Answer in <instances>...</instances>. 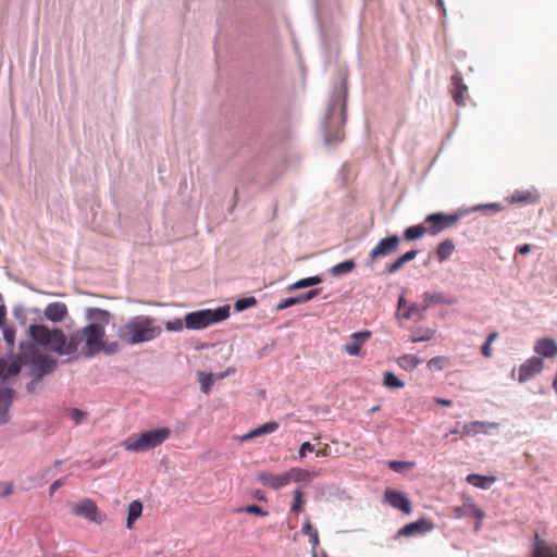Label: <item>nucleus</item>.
<instances>
[{
  "label": "nucleus",
  "mask_w": 557,
  "mask_h": 557,
  "mask_svg": "<svg viewBox=\"0 0 557 557\" xmlns=\"http://www.w3.org/2000/svg\"><path fill=\"white\" fill-rule=\"evenodd\" d=\"M347 84L342 78L338 87L332 92L325 116L322 122L324 140L326 145H335L343 140L341 126L345 123Z\"/></svg>",
  "instance_id": "1"
},
{
  "label": "nucleus",
  "mask_w": 557,
  "mask_h": 557,
  "mask_svg": "<svg viewBox=\"0 0 557 557\" xmlns=\"http://www.w3.org/2000/svg\"><path fill=\"white\" fill-rule=\"evenodd\" d=\"M161 333L162 327L156 324V319L143 314L129 318L116 331L119 339L128 346L151 342Z\"/></svg>",
  "instance_id": "2"
},
{
  "label": "nucleus",
  "mask_w": 557,
  "mask_h": 557,
  "mask_svg": "<svg viewBox=\"0 0 557 557\" xmlns=\"http://www.w3.org/2000/svg\"><path fill=\"white\" fill-rule=\"evenodd\" d=\"M21 362L27 368V375L36 380H42L53 373L58 367V360L51 356L39 352L34 343L23 342L20 345Z\"/></svg>",
  "instance_id": "3"
},
{
  "label": "nucleus",
  "mask_w": 557,
  "mask_h": 557,
  "mask_svg": "<svg viewBox=\"0 0 557 557\" xmlns=\"http://www.w3.org/2000/svg\"><path fill=\"white\" fill-rule=\"evenodd\" d=\"M230 315V306H220L216 309H201L184 315L185 329L190 331L203 330L212 324L226 320Z\"/></svg>",
  "instance_id": "4"
},
{
  "label": "nucleus",
  "mask_w": 557,
  "mask_h": 557,
  "mask_svg": "<svg viewBox=\"0 0 557 557\" xmlns=\"http://www.w3.org/2000/svg\"><path fill=\"white\" fill-rule=\"evenodd\" d=\"M169 436L168 428H159L127 437L123 442V446L128 451L144 453L161 445Z\"/></svg>",
  "instance_id": "5"
},
{
  "label": "nucleus",
  "mask_w": 557,
  "mask_h": 557,
  "mask_svg": "<svg viewBox=\"0 0 557 557\" xmlns=\"http://www.w3.org/2000/svg\"><path fill=\"white\" fill-rule=\"evenodd\" d=\"M28 334L36 344L46 346L59 355H64L66 336L63 331L50 330L42 324H33L28 327Z\"/></svg>",
  "instance_id": "6"
},
{
  "label": "nucleus",
  "mask_w": 557,
  "mask_h": 557,
  "mask_svg": "<svg viewBox=\"0 0 557 557\" xmlns=\"http://www.w3.org/2000/svg\"><path fill=\"white\" fill-rule=\"evenodd\" d=\"M400 245V237L396 234L379 240L366 259V267H372L381 259L387 258L397 252Z\"/></svg>",
  "instance_id": "7"
},
{
  "label": "nucleus",
  "mask_w": 557,
  "mask_h": 557,
  "mask_svg": "<svg viewBox=\"0 0 557 557\" xmlns=\"http://www.w3.org/2000/svg\"><path fill=\"white\" fill-rule=\"evenodd\" d=\"M461 212L447 214L445 212H434L425 218V223L430 225L429 234L435 236L446 228L453 227L461 218Z\"/></svg>",
  "instance_id": "8"
},
{
  "label": "nucleus",
  "mask_w": 557,
  "mask_h": 557,
  "mask_svg": "<svg viewBox=\"0 0 557 557\" xmlns=\"http://www.w3.org/2000/svg\"><path fill=\"white\" fill-rule=\"evenodd\" d=\"M82 335L86 343L84 351L86 357H94L102 350L104 330L96 325H86L82 330Z\"/></svg>",
  "instance_id": "9"
},
{
  "label": "nucleus",
  "mask_w": 557,
  "mask_h": 557,
  "mask_svg": "<svg viewBox=\"0 0 557 557\" xmlns=\"http://www.w3.org/2000/svg\"><path fill=\"white\" fill-rule=\"evenodd\" d=\"M72 512L98 524L104 520V516L98 510L96 504L90 499L73 504Z\"/></svg>",
  "instance_id": "10"
},
{
  "label": "nucleus",
  "mask_w": 557,
  "mask_h": 557,
  "mask_svg": "<svg viewBox=\"0 0 557 557\" xmlns=\"http://www.w3.org/2000/svg\"><path fill=\"white\" fill-rule=\"evenodd\" d=\"M544 362L540 357H531L519 368L518 381L525 383L542 372Z\"/></svg>",
  "instance_id": "11"
},
{
  "label": "nucleus",
  "mask_w": 557,
  "mask_h": 557,
  "mask_svg": "<svg viewBox=\"0 0 557 557\" xmlns=\"http://www.w3.org/2000/svg\"><path fill=\"white\" fill-rule=\"evenodd\" d=\"M111 317L110 311L104 309L96 307H88L85 309V319L89 322L88 325H96L102 330H104V327L110 323Z\"/></svg>",
  "instance_id": "12"
},
{
  "label": "nucleus",
  "mask_w": 557,
  "mask_h": 557,
  "mask_svg": "<svg viewBox=\"0 0 557 557\" xmlns=\"http://www.w3.org/2000/svg\"><path fill=\"white\" fill-rule=\"evenodd\" d=\"M384 499L392 507L401 510L405 513H410L411 511V505L408 497L398 491L395 490H387L384 493Z\"/></svg>",
  "instance_id": "13"
},
{
  "label": "nucleus",
  "mask_w": 557,
  "mask_h": 557,
  "mask_svg": "<svg viewBox=\"0 0 557 557\" xmlns=\"http://www.w3.org/2000/svg\"><path fill=\"white\" fill-rule=\"evenodd\" d=\"M258 481L272 490H278L289 483L290 475L288 473L273 474L260 472L258 474Z\"/></svg>",
  "instance_id": "14"
},
{
  "label": "nucleus",
  "mask_w": 557,
  "mask_h": 557,
  "mask_svg": "<svg viewBox=\"0 0 557 557\" xmlns=\"http://www.w3.org/2000/svg\"><path fill=\"white\" fill-rule=\"evenodd\" d=\"M434 524L431 520L422 518L414 522L404 525L399 531V536H411L414 534H423L433 530Z\"/></svg>",
  "instance_id": "15"
},
{
  "label": "nucleus",
  "mask_w": 557,
  "mask_h": 557,
  "mask_svg": "<svg viewBox=\"0 0 557 557\" xmlns=\"http://www.w3.org/2000/svg\"><path fill=\"white\" fill-rule=\"evenodd\" d=\"M370 331H360L350 335V341L345 344L344 350L349 356H359L361 346L371 337Z\"/></svg>",
  "instance_id": "16"
},
{
  "label": "nucleus",
  "mask_w": 557,
  "mask_h": 557,
  "mask_svg": "<svg viewBox=\"0 0 557 557\" xmlns=\"http://www.w3.org/2000/svg\"><path fill=\"white\" fill-rule=\"evenodd\" d=\"M534 351L545 358H553L557 356V343L549 337H543L535 342Z\"/></svg>",
  "instance_id": "17"
},
{
  "label": "nucleus",
  "mask_w": 557,
  "mask_h": 557,
  "mask_svg": "<svg viewBox=\"0 0 557 557\" xmlns=\"http://www.w3.org/2000/svg\"><path fill=\"white\" fill-rule=\"evenodd\" d=\"M44 314L47 320L58 323L67 315V307L64 302H51L46 307Z\"/></svg>",
  "instance_id": "18"
},
{
  "label": "nucleus",
  "mask_w": 557,
  "mask_h": 557,
  "mask_svg": "<svg viewBox=\"0 0 557 557\" xmlns=\"http://www.w3.org/2000/svg\"><path fill=\"white\" fill-rule=\"evenodd\" d=\"M532 557H557V545H548L536 534L533 544Z\"/></svg>",
  "instance_id": "19"
},
{
  "label": "nucleus",
  "mask_w": 557,
  "mask_h": 557,
  "mask_svg": "<svg viewBox=\"0 0 557 557\" xmlns=\"http://www.w3.org/2000/svg\"><path fill=\"white\" fill-rule=\"evenodd\" d=\"M423 299L426 308L431 305L453 306L457 304V298L455 296L444 293H424Z\"/></svg>",
  "instance_id": "20"
},
{
  "label": "nucleus",
  "mask_w": 557,
  "mask_h": 557,
  "mask_svg": "<svg viewBox=\"0 0 557 557\" xmlns=\"http://www.w3.org/2000/svg\"><path fill=\"white\" fill-rule=\"evenodd\" d=\"M486 428L497 429L498 423L496 422H485V421H473L468 422L462 425L461 435H474L479 433L485 432Z\"/></svg>",
  "instance_id": "21"
},
{
  "label": "nucleus",
  "mask_w": 557,
  "mask_h": 557,
  "mask_svg": "<svg viewBox=\"0 0 557 557\" xmlns=\"http://www.w3.org/2000/svg\"><path fill=\"white\" fill-rule=\"evenodd\" d=\"M418 252V250L412 249L401 255L394 262L386 265L384 273L394 274L398 272L406 263L412 261L417 257Z\"/></svg>",
  "instance_id": "22"
},
{
  "label": "nucleus",
  "mask_w": 557,
  "mask_h": 557,
  "mask_svg": "<svg viewBox=\"0 0 557 557\" xmlns=\"http://www.w3.org/2000/svg\"><path fill=\"white\" fill-rule=\"evenodd\" d=\"M467 483L474 487L488 490L496 481L495 476L471 473L466 478Z\"/></svg>",
  "instance_id": "23"
},
{
  "label": "nucleus",
  "mask_w": 557,
  "mask_h": 557,
  "mask_svg": "<svg viewBox=\"0 0 557 557\" xmlns=\"http://www.w3.org/2000/svg\"><path fill=\"white\" fill-rule=\"evenodd\" d=\"M355 268H356L355 261L352 259H348V260H345L343 262H339V263L333 265L329 270V273L333 277H339V276L350 273Z\"/></svg>",
  "instance_id": "24"
},
{
  "label": "nucleus",
  "mask_w": 557,
  "mask_h": 557,
  "mask_svg": "<svg viewBox=\"0 0 557 557\" xmlns=\"http://www.w3.org/2000/svg\"><path fill=\"white\" fill-rule=\"evenodd\" d=\"M451 84L455 87L454 101L458 106H463V91L467 90V86L463 84L462 77L459 74L453 75Z\"/></svg>",
  "instance_id": "25"
},
{
  "label": "nucleus",
  "mask_w": 557,
  "mask_h": 557,
  "mask_svg": "<svg viewBox=\"0 0 557 557\" xmlns=\"http://www.w3.org/2000/svg\"><path fill=\"white\" fill-rule=\"evenodd\" d=\"M455 251V244L451 239H445L436 248V257L440 262L447 260Z\"/></svg>",
  "instance_id": "26"
},
{
  "label": "nucleus",
  "mask_w": 557,
  "mask_h": 557,
  "mask_svg": "<svg viewBox=\"0 0 557 557\" xmlns=\"http://www.w3.org/2000/svg\"><path fill=\"white\" fill-rule=\"evenodd\" d=\"M422 362L423 359L414 355H404L397 359V364L405 371H412Z\"/></svg>",
  "instance_id": "27"
},
{
  "label": "nucleus",
  "mask_w": 557,
  "mask_h": 557,
  "mask_svg": "<svg viewBox=\"0 0 557 557\" xmlns=\"http://www.w3.org/2000/svg\"><path fill=\"white\" fill-rule=\"evenodd\" d=\"M143 505L139 500H134L128 506L126 528L131 529L133 523L141 516Z\"/></svg>",
  "instance_id": "28"
},
{
  "label": "nucleus",
  "mask_w": 557,
  "mask_h": 557,
  "mask_svg": "<svg viewBox=\"0 0 557 557\" xmlns=\"http://www.w3.org/2000/svg\"><path fill=\"white\" fill-rule=\"evenodd\" d=\"M425 233H429V228L422 224H417L407 227L404 232V237L406 240H416L421 238Z\"/></svg>",
  "instance_id": "29"
},
{
  "label": "nucleus",
  "mask_w": 557,
  "mask_h": 557,
  "mask_svg": "<svg viewBox=\"0 0 557 557\" xmlns=\"http://www.w3.org/2000/svg\"><path fill=\"white\" fill-rule=\"evenodd\" d=\"M321 282H322V277L319 275L305 277V278H301V280L295 282L294 284L289 285L288 290H296V289H300V288L311 287V286L320 284Z\"/></svg>",
  "instance_id": "30"
},
{
  "label": "nucleus",
  "mask_w": 557,
  "mask_h": 557,
  "mask_svg": "<svg viewBox=\"0 0 557 557\" xmlns=\"http://www.w3.org/2000/svg\"><path fill=\"white\" fill-rule=\"evenodd\" d=\"M434 331L429 327H419L412 332L410 335V341L412 343L426 342L433 338Z\"/></svg>",
  "instance_id": "31"
},
{
  "label": "nucleus",
  "mask_w": 557,
  "mask_h": 557,
  "mask_svg": "<svg viewBox=\"0 0 557 557\" xmlns=\"http://www.w3.org/2000/svg\"><path fill=\"white\" fill-rule=\"evenodd\" d=\"M383 385L387 388H401L405 386V383L393 372H385L383 374Z\"/></svg>",
  "instance_id": "32"
},
{
  "label": "nucleus",
  "mask_w": 557,
  "mask_h": 557,
  "mask_svg": "<svg viewBox=\"0 0 557 557\" xmlns=\"http://www.w3.org/2000/svg\"><path fill=\"white\" fill-rule=\"evenodd\" d=\"M257 304V300L255 297H244L236 300L234 304V309L237 312H242L247 310L248 308L253 307Z\"/></svg>",
  "instance_id": "33"
},
{
  "label": "nucleus",
  "mask_w": 557,
  "mask_h": 557,
  "mask_svg": "<svg viewBox=\"0 0 557 557\" xmlns=\"http://www.w3.org/2000/svg\"><path fill=\"white\" fill-rule=\"evenodd\" d=\"M277 429H278V423L274 422V421H271V422H267V423H264V424L253 429V434L257 435V436H261V435H264V434L273 433Z\"/></svg>",
  "instance_id": "34"
},
{
  "label": "nucleus",
  "mask_w": 557,
  "mask_h": 557,
  "mask_svg": "<svg viewBox=\"0 0 557 557\" xmlns=\"http://www.w3.org/2000/svg\"><path fill=\"white\" fill-rule=\"evenodd\" d=\"M200 389L202 393L208 394L213 385V375L211 373H199Z\"/></svg>",
  "instance_id": "35"
},
{
  "label": "nucleus",
  "mask_w": 557,
  "mask_h": 557,
  "mask_svg": "<svg viewBox=\"0 0 557 557\" xmlns=\"http://www.w3.org/2000/svg\"><path fill=\"white\" fill-rule=\"evenodd\" d=\"M165 330L169 332H182L185 329V321L183 319H175L164 323Z\"/></svg>",
  "instance_id": "36"
},
{
  "label": "nucleus",
  "mask_w": 557,
  "mask_h": 557,
  "mask_svg": "<svg viewBox=\"0 0 557 557\" xmlns=\"http://www.w3.org/2000/svg\"><path fill=\"white\" fill-rule=\"evenodd\" d=\"M20 361H12L11 363L7 362V369L4 371V377L14 376L20 373L21 366L23 364L21 362V354L18 355Z\"/></svg>",
  "instance_id": "37"
},
{
  "label": "nucleus",
  "mask_w": 557,
  "mask_h": 557,
  "mask_svg": "<svg viewBox=\"0 0 557 557\" xmlns=\"http://www.w3.org/2000/svg\"><path fill=\"white\" fill-rule=\"evenodd\" d=\"M447 363V359L445 357L438 356L430 359L428 361V368L430 370H442Z\"/></svg>",
  "instance_id": "38"
},
{
  "label": "nucleus",
  "mask_w": 557,
  "mask_h": 557,
  "mask_svg": "<svg viewBox=\"0 0 557 557\" xmlns=\"http://www.w3.org/2000/svg\"><path fill=\"white\" fill-rule=\"evenodd\" d=\"M15 329L12 326L3 327V339L10 348H13L15 342Z\"/></svg>",
  "instance_id": "39"
},
{
  "label": "nucleus",
  "mask_w": 557,
  "mask_h": 557,
  "mask_svg": "<svg viewBox=\"0 0 557 557\" xmlns=\"http://www.w3.org/2000/svg\"><path fill=\"white\" fill-rule=\"evenodd\" d=\"M426 309V306H418L417 304H412L411 306H409V308L407 309V311L404 313V317L406 319H411L413 318L414 315H419L421 317L422 315V312Z\"/></svg>",
  "instance_id": "40"
},
{
  "label": "nucleus",
  "mask_w": 557,
  "mask_h": 557,
  "mask_svg": "<svg viewBox=\"0 0 557 557\" xmlns=\"http://www.w3.org/2000/svg\"><path fill=\"white\" fill-rule=\"evenodd\" d=\"M237 511L238 512L253 513V515L261 516V517H264V516L268 515V512L265 510H263L258 505H248V506L238 508Z\"/></svg>",
  "instance_id": "41"
},
{
  "label": "nucleus",
  "mask_w": 557,
  "mask_h": 557,
  "mask_svg": "<svg viewBox=\"0 0 557 557\" xmlns=\"http://www.w3.org/2000/svg\"><path fill=\"white\" fill-rule=\"evenodd\" d=\"M487 209L494 210V211H499L502 209V205L498 202L476 205V206L470 208L467 212H476V211L487 210Z\"/></svg>",
  "instance_id": "42"
},
{
  "label": "nucleus",
  "mask_w": 557,
  "mask_h": 557,
  "mask_svg": "<svg viewBox=\"0 0 557 557\" xmlns=\"http://www.w3.org/2000/svg\"><path fill=\"white\" fill-rule=\"evenodd\" d=\"M302 507H304L302 492L299 488H297L294 492V504H293L292 510L300 511V510H302Z\"/></svg>",
  "instance_id": "43"
},
{
  "label": "nucleus",
  "mask_w": 557,
  "mask_h": 557,
  "mask_svg": "<svg viewBox=\"0 0 557 557\" xmlns=\"http://www.w3.org/2000/svg\"><path fill=\"white\" fill-rule=\"evenodd\" d=\"M320 290H321V289L315 288V289H311V290H309V292H307V293H305V294H301V295L296 296L297 301H298V305L310 301V300H311V299H313L317 295H319Z\"/></svg>",
  "instance_id": "44"
},
{
  "label": "nucleus",
  "mask_w": 557,
  "mask_h": 557,
  "mask_svg": "<svg viewBox=\"0 0 557 557\" xmlns=\"http://www.w3.org/2000/svg\"><path fill=\"white\" fill-rule=\"evenodd\" d=\"M78 348V342L74 337L71 339L65 338V348H64V355H73L77 351Z\"/></svg>",
  "instance_id": "45"
},
{
  "label": "nucleus",
  "mask_w": 557,
  "mask_h": 557,
  "mask_svg": "<svg viewBox=\"0 0 557 557\" xmlns=\"http://www.w3.org/2000/svg\"><path fill=\"white\" fill-rule=\"evenodd\" d=\"M298 305L297 298L295 297H288L286 299L281 300L276 306V311L285 310L292 306Z\"/></svg>",
  "instance_id": "46"
},
{
  "label": "nucleus",
  "mask_w": 557,
  "mask_h": 557,
  "mask_svg": "<svg viewBox=\"0 0 557 557\" xmlns=\"http://www.w3.org/2000/svg\"><path fill=\"white\" fill-rule=\"evenodd\" d=\"M12 401H2L0 405V424H4L9 421L8 410Z\"/></svg>",
  "instance_id": "47"
},
{
  "label": "nucleus",
  "mask_w": 557,
  "mask_h": 557,
  "mask_svg": "<svg viewBox=\"0 0 557 557\" xmlns=\"http://www.w3.org/2000/svg\"><path fill=\"white\" fill-rule=\"evenodd\" d=\"M87 417V413L78 408H74L71 410V419L76 423L79 424L83 420H85Z\"/></svg>",
  "instance_id": "48"
},
{
  "label": "nucleus",
  "mask_w": 557,
  "mask_h": 557,
  "mask_svg": "<svg viewBox=\"0 0 557 557\" xmlns=\"http://www.w3.org/2000/svg\"><path fill=\"white\" fill-rule=\"evenodd\" d=\"M388 466L392 470H394L396 472H400V471H403L404 468L411 467L412 463L407 462V461L392 460V461H389Z\"/></svg>",
  "instance_id": "49"
},
{
  "label": "nucleus",
  "mask_w": 557,
  "mask_h": 557,
  "mask_svg": "<svg viewBox=\"0 0 557 557\" xmlns=\"http://www.w3.org/2000/svg\"><path fill=\"white\" fill-rule=\"evenodd\" d=\"M14 391L9 387L0 388V405L2 401H12Z\"/></svg>",
  "instance_id": "50"
},
{
  "label": "nucleus",
  "mask_w": 557,
  "mask_h": 557,
  "mask_svg": "<svg viewBox=\"0 0 557 557\" xmlns=\"http://www.w3.org/2000/svg\"><path fill=\"white\" fill-rule=\"evenodd\" d=\"M14 391L9 387L0 388V405L2 401H12Z\"/></svg>",
  "instance_id": "51"
},
{
  "label": "nucleus",
  "mask_w": 557,
  "mask_h": 557,
  "mask_svg": "<svg viewBox=\"0 0 557 557\" xmlns=\"http://www.w3.org/2000/svg\"><path fill=\"white\" fill-rule=\"evenodd\" d=\"M120 350V344L117 342H112L109 344L103 343V348L101 351H104L108 355L116 354Z\"/></svg>",
  "instance_id": "52"
},
{
  "label": "nucleus",
  "mask_w": 557,
  "mask_h": 557,
  "mask_svg": "<svg viewBox=\"0 0 557 557\" xmlns=\"http://www.w3.org/2000/svg\"><path fill=\"white\" fill-rule=\"evenodd\" d=\"M530 198H531V194L529 191H527V193L516 191L511 196V201L512 202H523V201H528Z\"/></svg>",
  "instance_id": "53"
},
{
  "label": "nucleus",
  "mask_w": 557,
  "mask_h": 557,
  "mask_svg": "<svg viewBox=\"0 0 557 557\" xmlns=\"http://www.w3.org/2000/svg\"><path fill=\"white\" fill-rule=\"evenodd\" d=\"M13 492V484L12 483H3L0 482V496L5 497L12 494Z\"/></svg>",
  "instance_id": "54"
},
{
  "label": "nucleus",
  "mask_w": 557,
  "mask_h": 557,
  "mask_svg": "<svg viewBox=\"0 0 557 557\" xmlns=\"http://www.w3.org/2000/svg\"><path fill=\"white\" fill-rule=\"evenodd\" d=\"M313 450H314V446L309 442H305L301 444V446L299 448V457L304 458L307 455V453H311Z\"/></svg>",
  "instance_id": "55"
},
{
  "label": "nucleus",
  "mask_w": 557,
  "mask_h": 557,
  "mask_svg": "<svg viewBox=\"0 0 557 557\" xmlns=\"http://www.w3.org/2000/svg\"><path fill=\"white\" fill-rule=\"evenodd\" d=\"M30 382L26 385V391L30 394L35 393L38 384L41 380H36L35 377H30Z\"/></svg>",
  "instance_id": "56"
},
{
  "label": "nucleus",
  "mask_w": 557,
  "mask_h": 557,
  "mask_svg": "<svg viewBox=\"0 0 557 557\" xmlns=\"http://www.w3.org/2000/svg\"><path fill=\"white\" fill-rule=\"evenodd\" d=\"M309 537H310L312 554H317L315 549H317V547L319 545L318 532L315 531L314 533L310 534Z\"/></svg>",
  "instance_id": "57"
},
{
  "label": "nucleus",
  "mask_w": 557,
  "mask_h": 557,
  "mask_svg": "<svg viewBox=\"0 0 557 557\" xmlns=\"http://www.w3.org/2000/svg\"><path fill=\"white\" fill-rule=\"evenodd\" d=\"M470 509L472 511V513L474 515V517L478 519V521H482L483 518H484V512L475 505H470Z\"/></svg>",
  "instance_id": "58"
},
{
  "label": "nucleus",
  "mask_w": 557,
  "mask_h": 557,
  "mask_svg": "<svg viewBox=\"0 0 557 557\" xmlns=\"http://www.w3.org/2000/svg\"><path fill=\"white\" fill-rule=\"evenodd\" d=\"M317 530H313L310 521L307 519L302 525V529H301V532L305 534V535H310L312 533H314Z\"/></svg>",
  "instance_id": "59"
},
{
  "label": "nucleus",
  "mask_w": 557,
  "mask_h": 557,
  "mask_svg": "<svg viewBox=\"0 0 557 557\" xmlns=\"http://www.w3.org/2000/svg\"><path fill=\"white\" fill-rule=\"evenodd\" d=\"M64 484V479L55 480L50 486V494L53 495L54 492L60 488Z\"/></svg>",
  "instance_id": "60"
},
{
  "label": "nucleus",
  "mask_w": 557,
  "mask_h": 557,
  "mask_svg": "<svg viewBox=\"0 0 557 557\" xmlns=\"http://www.w3.org/2000/svg\"><path fill=\"white\" fill-rule=\"evenodd\" d=\"M531 251V245L529 244H524V245H521L519 248H518V252L521 253V255H527Z\"/></svg>",
  "instance_id": "61"
},
{
  "label": "nucleus",
  "mask_w": 557,
  "mask_h": 557,
  "mask_svg": "<svg viewBox=\"0 0 557 557\" xmlns=\"http://www.w3.org/2000/svg\"><path fill=\"white\" fill-rule=\"evenodd\" d=\"M482 355L484 357H491L492 352H491V345H487V343L485 342V344L482 346Z\"/></svg>",
  "instance_id": "62"
},
{
  "label": "nucleus",
  "mask_w": 557,
  "mask_h": 557,
  "mask_svg": "<svg viewBox=\"0 0 557 557\" xmlns=\"http://www.w3.org/2000/svg\"><path fill=\"white\" fill-rule=\"evenodd\" d=\"M435 403L438 405H442V406H446V407H449L453 404L451 400L445 399V398H435Z\"/></svg>",
  "instance_id": "63"
},
{
  "label": "nucleus",
  "mask_w": 557,
  "mask_h": 557,
  "mask_svg": "<svg viewBox=\"0 0 557 557\" xmlns=\"http://www.w3.org/2000/svg\"><path fill=\"white\" fill-rule=\"evenodd\" d=\"M436 7L440 9L442 15L445 16L446 15V8H445L444 0H436Z\"/></svg>",
  "instance_id": "64"
}]
</instances>
